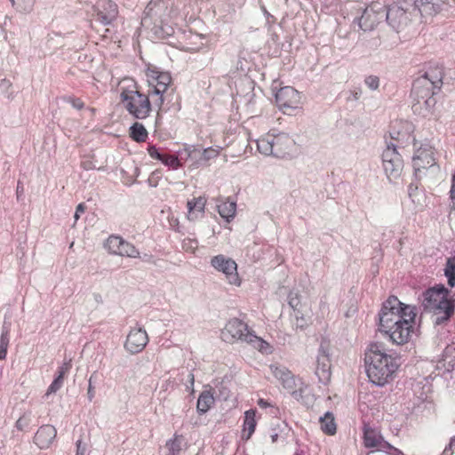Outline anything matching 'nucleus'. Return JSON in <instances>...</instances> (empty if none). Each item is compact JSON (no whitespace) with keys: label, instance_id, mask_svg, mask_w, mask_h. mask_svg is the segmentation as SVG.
Segmentation results:
<instances>
[{"label":"nucleus","instance_id":"f3484780","mask_svg":"<svg viewBox=\"0 0 455 455\" xmlns=\"http://www.w3.org/2000/svg\"><path fill=\"white\" fill-rule=\"evenodd\" d=\"M156 80V84L154 85L153 90L149 92V94L157 97V99L154 100V103L161 108L165 100L172 77L169 73L162 72L158 74Z\"/></svg>","mask_w":455,"mask_h":455},{"label":"nucleus","instance_id":"6e6552de","mask_svg":"<svg viewBox=\"0 0 455 455\" xmlns=\"http://www.w3.org/2000/svg\"><path fill=\"white\" fill-rule=\"evenodd\" d=\"M407 3L395 4L385 10V18L395 30L404 28L411 20L412 10Z\"/></svg>","mask_w":455,"mask_h":455},{"label":"nucleus","instance_id":"3c124183","mask_svg":"<svg viewBox=\"0 0 455 455\" xmlns=\"http://www.w3.org/2000/svg\"><path fill=\"white\" fill-rule=\"evenodd\" d=\"M85 210V206L84 204H79L76 207V212H75V220H77L80 217V213H83Z\"/></svg>","mask_w":455,"mask_h":455},{"label":"nucleus","instance_id":"2eb2a0df","mask_svg":"<svg viewBox=\"0 0 455 455\" xmlns=\"http://www.w3.org/2000/svg\"><path fill=\"white\" fill-rule=\"evenodd\" d=\"M148 342L147 331L142 328H132L127 335L124 348L131 354L141 352Z\"/></svg>","mask_w":455,"mask_h":455},{"label":"nucleus","instance_id":"5fc2aeb1","mask_svg":"<svg viewBox=\"0 0 455 455\" xmlns=\"http://www.w3.org/2000/svg\"><path fill=\"white\" fill-rule=\"evenodd\" d=\"M261 9L266 15L267 21L272 23L275 22V19L267 11V9L264 6H262Z\"/></svg>","mask_w":455,"mask_h":455},{"label":"nucleus","instance_id":"a211bd4d","mask_svg":"<svg viewBox=\"0 0 455 455\" xmlns=\"http://www.w3.org/2000/svg\"><path fill=\"white\" fill-rule=\"evenodd\" d=\"M299 100L300 96L299 92L291 86L283 87L275 93L276 102L283 108H296Z\"/></svg>","mask_w":455,"mask_h":455},{"label":"nucleus","instance_id":"0e129e2a","mask_svg":"<svg viewBox=\"0 0 455 455\" xmlns=\"http://www.w3.org/2000/svg\"><path fill=\"white\" fill-rule=\"evenodd\" d=\"M394 133H395V132H391V137H392V139L398 140V137H397V138H395V137L394 136Z\"/></svg>","mask_w":455,"mask_h":455},{"label":"nucleus","instance_id":"de8ad7c7","mask_svg":"<svg viewBox=\"0 0 455 455\" xmlns=\"http://www.w3.org/2000/svg\"><path fill=\"white\" fill-rule=\"evenodd\" d=\"M310 318V311H308L307 316H305V322H303L300 318L298 320L296 318V328L303 329L307 325V320Z\"/></svg>","mask_w":455,"mask_h":455},{"label":"nucleus","instance_id":"4c0bfd02","mask_svg":"<svg viewBox=\"0 0 455 455\" xmlns=\"http://www.w3.org/2000/svg\"><path fill=\"white\" fill-rule=\"evenodd\" d=\"M364 83L371 90H376L379 85V79L376 76H369L365 78Z\"/></svg>","mask_w":455,"mask_h":455},{"label":"nucleus","instance_id":"4468645a","mask_svg":"<svg viewBox=\"0 0 455 455\" xmlns=\"http://www.w3.org/2000/svg\"><path fill=\"white\" fill-rule=\"evenodd\" d=\"M315 374L320 382L326 384L331 379V359L328 345L322 342L316 357Z\"/></svg>","mask_w":455,"mask_h":455},{"label":"nucleus","instance_id":"20e7f679","mask_svg":"<svg viewBox=\"0 0 455 455\" xmlns=\"http://www.w3.org/2000/svg\"><path fill=\"white\" fill-rule=\"evenodd\" d=\"M414 307L402 303L395 296H390L383 302L379 313L380 328H392L403 319L415 320Z\"/></svg>","mask_w":455,"mask_h":455},{"label":"nucleus","instance_id":"1a4fd4ad","mask_svg":"<svg viewBox=\"0 0 455 455\" xmlns=\"http://www.w3.org/2000/svg\"><path fill=\"white\" fill-rule=\"evenodd\" d=\"M382 164L389 180L397 179L401 175L403 161L394 145H388L383 151Z\"/></svg>","mask_w":455,"mask_h":455},{"label":"nucleus","instance_id":"13d9d810","mask_svg":"<svg viewBox=\"0 0 455 455\" xmlns=\"http://www.w3.org/2000/svg\"><path fill=\"white\" fill-rule=\"evenodd\" d=\"M23 194V187L20 184V182H18L17 186V198L19 199L20 196Z\"/></svg>","mask_w":455,"mask_h":455},{"label":"nucleus","instance_id":"ddd939ff","mask_svg":"<svg viewBox=\"0 0 455 455\" xmlns=\"http://www.w3.org/2000/svg\"><path fill=\"white\" fill-rule=\"evenodd\" d=\"M96 19L103 25L111 24L118 15L117 4L112 0H100L93 6Z\"/></svg>","mask_w":455,"mask_h":455},{"label":"nucleus","instance_id":"49530a36","mask_svg":"<svg viewBox=\"0 0 455 455\" xmlns=\"http://www.w3.org/2000/svg\"><path fill=\"white\" fill-rule=\"evenodd\" d=\"M86 446L82 443L81 440L76 442V455H85Z\"/></svg>","mask_w":455,"mask_h":455},{"label":"nucleus","instance_id":"f8f14e48","mask_svg":"<svg viewBox=\"0 0 455 455\" xmlns=\"http://www.w3.org/2000/svg\"><path fill=\"white\" fill-rule=\"evenodd\" d=\"M385 18V9L379 4H371L363 11L359 18V27L363 31H370Z\"/></svg>","mask_w":455,"mask_h":455},{"label":"nucleus","instance_id":"6ab92c4d","mask_svg":"<svg viewBox=\"0 0 455 455\" xmlns=\"http://www.w3.org/2000/svg\"><path fill=\"white\" fill-rule=\"evenodd\" d=\"M57 435L56 428L52 425L42 426L35 435L34 443L40 449L48 448Z\"/></svg>","mask_w":455,"mask_h":455},{"label":"nucleus","instance_id":"a18cd8bd","mask_svg":"<svg viewBox=\"0 0 455 455\" xmlns=\"http://www.w3.org/2000/svg\"><path fill=\"white\" fill-rule=\"evenodd\" d=\"M217 155H218V151L217 150L209 148H206V149L204 150L203 157L204 159L208 160V159H211V158H213V157L217 156Z\"/></svg>","mask_w":455,"mask_h":455},{"label":"nucleus","instance_id":"aec40b11","mask_svg":"<svg viewBox=\"0 0 455 455\" xmlns=\"http://www.w3.org/2000/svg\"><path fill=\"white\" fill-rule=\"evenodd\" d=\"M273 375L282 383L283 388L292 389L297 387V382L291 372L283 366H270Z\"/></svg>","mask_w":455,"mask_h":455},{"label":"nucleus","instance_id":"8fccbe9b","mask_svg":"<svg viewBox=\"0 0 455 455\" xmlns=\"http://www.w3.org/2000/svg\"><path fill=\"white\" fill-rule=\"evenodd\" d=\"M81 166L84 170H93L96 169L95 164L91 160H85L81 163Z\"/></svg>","mask_w":455,"mask_h":455},{"label":"nucleus","instance_id":"7c9ffc66","mask_svg":"<svg viewBox=\"0 0 455 455\" xmlns=\"http://www.w3.org/2000/svg\"><path fill=\"white\" fill-rule=\"evenodd\" d=\"M131 137L137 142H143L148 138V132L143 124L135 123L130 128Z\"/></svg>","mask_w":455,"mask_h":455},{"label":"nucleus","instance_id":"a878e982","mask_svg":"<svg viewBox=\"0 0 455 455\" xmlns=\"http://www.w3.org/2000/svg\"><path fill=\"white\" fill-rule=\"evenodd\" d=\"M256 411L249 410L244 413V422H243V438L245 440H249L251 435L255 431L256 427V419H255Z\"/></svg>","mask_w":455,"mask_h":455},{"label":"nucleus","instance_id":"69168bd1","mask_svg":"<svg viewBox=\"0 0 455 455\" xmlns=\"http://www.w3.org/2000/svg\"><path fill=\"white\" fill-rule=\"evenodd\" d=\"M358 97H359V96H358V93H355V99H358Z\"/></svg>","mask_w":455,"mask_h":455},{"label":"nucleus","instance_id":"2f4dec72","mask_svg":"<svg viewBox=\"0 0 455 455\" xmlns=\"http://www.w3.org/2000/svg\"><path fill=\"white\" fill-rule=\"evenodd\" d=\"M9 345V327L4 323L0 337V360H4L7 355Z\"/></svg>","mask_w":455,"mask_h":455},{"label":"nucleus","instance_id":"c9c22d12","mask_svg":"<svg viewBox=\"0 0 455 455\" xmlns=\"http://www.w3.org/2000/svg\"><path fill=\"white\" fill-rule=\"evenodd\" d=\"M162 161L165 165L176 170L180 166V161L177 156L171 155H163Z\"/></svg>","mask_w":455,"mask_h":455},{"label":"nucleus","instance_id":"58836bf2","mask_svg":"<svg viewBox=\"0 0 455 455\" xmlns=\"http://www.w3.org/2000/svg\"><path fill=\"white\" fill-rule=\"evenodd\" d=\"M455 448V435L450 440L449 444L445 447L441 455H453V450Z\"/></svg>","mask_w":455,"mask_h":455},{"label":"nucleus","instance_id":"bb28decb","mask_svg":"<svg viewBox=\"0 0 455 455\" xmlns=\"http://www.w3.org/2000/svg\"><path fill=\"white\" fill-rule=\"evenodd\" d=\"M217 207L220 215L228 222L234 219L236 211L235 202L230 201L229 199L226 201H221V203L219 204Z\"/></svg>","mask_w":455,"mask_h":455},{"label":"nucleus","instance_id":"864d4df0","mask_svg":"<svg viewBox=\"0 0 455 455\" xmlns=\"http://www.w3.org/2000/svg\"><path fill=\"white\" fill-rule=\"evenodd\" d=\"M92 378H90V380H89V387H88V392H87V395H88V398L90 401L92 400V398L94 397V392L92 390Z\"/></svg>","mask_w":455,"mask_h":455},{"label":"nucleus","instance_id":"f257e3e1","mask_svg":"<svg viewBox=\"0 0 455 455\" xmlns=\"http://www.w3.org/2000/svg\"><path fill=\"white\" fill-rule=\"evenodd\" d=\"M443 70L439 66L430 67L413 83L411 95L415 100L412 105L414 112L419 111L423 116L431 112L436 103L434 95L443 85Z\"/></svg>","mask_w":455,"mask_h":455},{"label":"nucleus","instance_id":"cd10ccee","mask_svg":"<svg viewBox=\"0 0 455 455\" xmlns=\"http://www.w3.org/2000/svg\"><path fill=\"white\" fill-rule=\"evenodd\" d=\"M319 423L322 431L326 435H332L336 433L337 427L331 412L327 411L323 417H320Z\"/></svg>","mask_w":455,"mask_h":455},{"label":"nucleus","instance_id":"393cba45","mask_svg":"<svg viewBox=\"0 0 455 455\" xmlns=\"http://www.w3.org/2000/svg\"><path fill=\"white\" fill-rule=\"evenodd\" d=\"M363 440L366 447L373 448L381 445L382 437L378 430L371 427L369 425H365L363 427Z\"/></svg>","mask_w":455,"mask_h":455},{"label":"nucleus","instance_id":"412c9836","mask_svg":"<svg viewBox=\"0 0 455 455\" xmlns=\"http://www.w3.org/2000/svg\"><path fill=\"white\" fill-rule=\"evenodd\" d=\"M410 7L413 12H419L421 15H434L440 10L439 0H414V5Z\"/></svg>","mask_w":455,"mask_h":455},{"label":"nucleus","instance_id":"7ed1b4c3","mask_svg":"<svg viewBox=\"0 0 455 455\" xmlns=\"http://www.w3.org/2000/svg\"><path fill=\"white\" fill-rule=\"evenodd\" d=\"M449 291L444 286L429 288L423 293L422 307L435 315V324H442L451 318L454 312V301L448 298Z\"/></svg>","mask_w":455,"mask_h":455},{"label":"nucleus","instance_id":"473e14b6","mask_svg":"<svg viewBox=\"0 0 455 455\" xmlns=\"http://www.w3.org/2000/svg\"><path fill=\"white\" fill-rule=\"evenodd\" d=\"M123 242L124 239L122 237L111 235L108 238L105 246L109 252L118 255Z\"/></svg>","mask_w":455,"mask_h":455},{"label":"nucleus","instance_id":"c756f323","mask_svg":"<svg viewBox=\"0 0 455 455\" xmlns=\"http://www.w3.org/2000/svg\"><path fill=\"white\" fill-rule=\"evenodd\" d=\"M183 437L175 435L174 437L165 443L167 453L165 455H180L182 450Z\"/></svg>","mask_w":455,"mask_h":455},{"label":"nucleus","instance_id":"09e8293b","mask_svg":"<svg viewBox=\"0 0 455 455\" xmlns=\"http://www.w3.org/2000/svg\"><path fill=\"white\" fill-rule=\"evenodd\" d=\"M68 101L76 109H82L84 108V102L80 99H70Z\"/></svg>","mask_w":455,"mask_h":455},{"label":"nucleus","instance_id":"680f3d73","mask_svg":"<svg viewBox=\"0 0 455 455\" xmlns=\"http://www.w3.org/2000/svg\"><path fill=\"white\" fill-rule=\"evenodd\" d=\"M278 439V434L275 433L273 435H271V440H272V443H275Z\"/></svg>","mask_w":455,"mask_h":455},{"label":"nucleus","instance_id":"f704fd0d","mask_svg":"<svg viewBox=\"0 0 455 455\" xmlns=\"http://www.w3.org/2000/svg\"><path fill=\"white\" fill-rule=\"evenodd\" d=\"M12 6L20 12H29L34 5V0H10Z\"/></svg>","mask_w":455,"mask_h":455},{"label":"nucleus","instance_id":"e2e57ef3","mask_svg":"<svg viewBox=\"0 0 455 455\" xmlns=\"http://www.w3.org/2000/svg\"><path fill=\"white\" fill-rule=\"evenodd\" d=\"M95 299L99 302V294L94 295Z\"/></svg>","mask_w":455,"mask_h":455},{"label":"nucleus","instance_id":"6e6d98bb","mask_svg":"<svg viewBox=\"0 0 455 455\" xmlns=\"http://www.w3.org/2000/svg\"><path fill=\"white\" fill-rule=\"evenodd\" d=\"M188 382L190 384V387L192 388L194 386V382H195V376L192 372H189L188 374ZM188 388H189L188 386Z\"/></svg>","mask_w":455,"mask_h":455},{"label":"nucleus","instance_id":"c03bdc74","mask_svg":"<svg viewBox=\"0 0 455 455\" xmlns=\"http://www.w3.org/2000/svg\"><path fill=\"white\" fill-rule=\"evenodd\" d=\"M28 426V419L25 418V416L20 417L16 422V427L23 431Z\"/></svg>","mask_w":455,"mask_h":455},{"label":"nucleus","instance_id":"a19ab883","mask_svg":"<svg viewBox=\"0 0 455 455\" xmlns=\"http://www.w3.org/2000/svg\"><path fill=\"white\" fill-rule=\"evenodd\" d=\"M450 197L451 200V209L455 210V172L452 175L451 187L450 190Z\"/></svg>","mask_w":455,"mask_h":455},{"label":"nucleus","instance_id":"4be33fe9","mask_svg":"<svg viewBox=\"0 0 455 455\" xmlns=\"http://www.w3.org/2000/svg\"><path fill=\"white\" fill-rule=\"evenodd\" d=\"M288 303L294 311V316L298 320L300 318L305 322V316H307L310 311L307 304L301 302L300 297L297 292L291 291L288 296Z\"/></svg>","mask_w":455,"mask_h":455},{"label":"nucleus","instance_id":"b1692460","mask_svg":"<svg viewBox=\"0 0 455 455\" xmlns=\"http://www.w3.org/2000/svg\"><path fill=\"white\" fill-rule=\"evenodd\" d=\"M287 391L299 402H301L305 405H310L313 403L314 397L309 393L307 386L299 382L297 387L292 389H287Z\"/></svg>","mask_w":455,"mask_h":455},{"label":"nucleus","instance_id":"39448f33","mask_svg":"<svg viewBox=\"0 0 455 455\" xmlns=\"http://www.w3.org/2000/svg\"><path fill=\"white\" fill-rule=\"evenodd\" d=\"M221 339L227 343H233L236 340L246 342L254 348L262 351L267 346L262 339L249 331L248 325L243 321L233 318L228 322L221 331Z\"/></svg>","mask_w":455,"mask_h":455},{"label":"nucleus","instance_id":"603ef678","mask_svg":"<svg viewBox=\"0 0 455 455\" xmlns=\"http://www.w3.org/2000/svg\"><path fill=\"white\" fill-rule=\"evenodd\" d=\"M445 275L447 276L448 278V284L451 286V287H454L455 286V275H451V274H449V273H445Z\"/></svg>","mask_w":455,"mask_h":455},{"label":"nucleus","instance_id":"4d7b16f0","mask_svg":"<svg viewBox=\"0 0 455 455\" xmlns=\"http://www.w3.org/2000/svg\"><path fill=\"white\" fill-rule=\"evenodd\" d=\"M258 405L261 408H267L268 407L270 404L264 399H259L258 401Z\"/></svg>","mask_w":455,"mask_h":455},{"label":"nucleus","instance_id":"bf43d9fd","mask_svg":"<svg viewBox=\"0 0 455 455\" xmlns=\"http://www.w3.org/2000/svg\"><path fill=\"white\" fill-rule=\"evenodd\" d=\"M170 224H171V226H172V227H173V228H176V227H177V226H178V224H179L178 219H175V218L172 217V218L170 219Z\"/></svg>","mask_w":455,"mask_h":455},{"label":"nucleus","instance_id":"f03ea898","mask_svg":"<svg viewBox=\"0 0 455 455\" xmlns=\"http://www.w3.org/2000/svg\"><path fill=\"white\" fill-rule=\"evenodd\" d=\"M364 361L369 379L378 386H384L392 379L399 366L396 358L387 355L381 343L369 346Z\"/></svg>","mask_w":455,"mask_h":455},{"label":"nucleus","instance_id":"37998d69","mask_svg":"<svg viewBox=\"0 0 455 455\" xmlns=\"http://www.w3.org/2000/svg\"><path fill=\"white\" fill-rule=\"evenodd\" d=\"M70 369H71V360L69 359L68 361L64 362L62 366L60 368L58 376H62V379H64V375L67 372H68Z\"/></svg>","mask_w":455,"mask_h":455},{"label":"nucleus","instance_id":"dca6fc26","mask_svg":"<svg viewBox=\"0 0 455 455\" xmlns=\"http://www.w3.org/2000/svg\"><path fill=\"white\" fill-rule=\"evenodd\" d=\"M433 155L432 148L428 145H421L417 148L412 158L415 171L419 172L421 169H427V167L434 166L435 164V161Z\"/></svg>","mask_w":455,"mask_h":455},{"label":"nucleus","instance_id":"ea45409f","mask_svg":"<svg viewBox=\"0 0 455 455\" xmlns=\"http://www.w3.org/2000/svg\"><path fill=\"white\" fill-rule=\"evenodd\" d=\"M444 273L455 275V257L448 259Z\"/></svg>","mask_w":455,"mask_h":455},{"label":"nucleus","instance_id":"5701e85b","mask_svg":"<svg viewBox=\"0 0 455 455\" xmlns=\"http://www.w3.org/2000/svg\"><path fill=\"white\" fill-rule=\"evenodd\" d=\"M205 204L206 199L202 196L188 201V220L193 221L197 220L199 216H202L204 212Z\"/></svg>","mask_w":455,"mask_h":455},{"label":"nucleus","instance_id":"0eeeda50","mask_svg":"<svg viewBox=\"0 0 455 455\" xmlns=\"http://www.w3.org/2000/svg\"><path fill=\"white\" fill-rule=\"evenodd\" d=\"M120 98L125 109L134 118L145 119L151 112V103L148 96L140 92L137 89H123Z\"/></svg>","mask_w":455,"mask_h":455},{"label":"nucleus","instance_id":"9b49d317","mask_svg":"<svg viewBox=\"0 0 455 455\" xmlns=\"http://www.w3.org/2000/svg\"><path fill=\"white\" fill-rule=\"evenodd\" d=\"M212 266L218 271L222 272L230 284H239L237 265L235 260L225 255L220 254L211 260Z\"/></svg>","mask_w":455,"mask_h":455},{"label":"nucleus","instance_id":"e433bc0d","mask_svg":"<svg viewBox=\"0 0 455 455\" xmlns=\"http://www.w3.org/2000/svg\"><path fill=\"white\" fill-rule=\"evenodd\" d=\"M62 384V376H58L48 387L46 395L56 393L61 387Z\"/></svg>","mask_w":455,"mask_h":455},{"label":"nucleus","instance_id":"72a5a7b5","mask_svg":"<svg viewBox=\"0 0 455 455\" xmlns=\"http://www.w3.org/2000/svg\"><path fill=\"white\" fill-rule=\"evenodd\" d=\"M118 255L138 258L140 257V252L132 244L124 240Z\"/></svg>","mask_w":455,"mask_h":455},{"label":"nucleus","instance_id":"9d476101","mask_svg":"<svg viewBox=\"0 0 455 455\" xmlns=\"http://www.w3.org/2000/svg\"><path fill=\"white\" fill-rule=\"evenodd\" d=\"M414 320L403 319L390 328H379L381 332L387 335L390 340L397 345H403L409 341L412 332Z\"/></svg>","mask_w":455,"mask_h":455},{"label":"nucleus","instance_id":"052dcab7","mask_svg":"<svg viewBox=\"0 0 455 455\" xmlns=\"http://www.w3.org/2000/svg\"><path fill=\"white\" fill-rule=\"evenodd\" d=\"M143 260L146 262H151L152 261V256L148 254H144Z\"/></svg>","mask_w":455,"mask_h":455},{"label":"nucleus","instance_id":"423d86ee","mask_svg":"<svg viewBox=\"0 0 455 455\" xmlns=\"http://www.w3.org/2000/svg\"><path fill=\"white\" fill-rule=\"evenodd\" d=\"M294 144V140L286 133H268L257 140V148L261 154L275 157H284Z\"/></svg>","mask_w":455,"mask_h":455},{"label":"nucleus","instance_id":"79ce46f5","mask_svg":"<svg viewBox=\"0 0 455 455\" xmlns=\"http://www.w3.org/2000/svg\"><path fill=\"white\" fill-rule=\"evenodd\" d=\"M148 155L155 159L161 160L164 154H161L155 146H150L148 148Z\"/></svg>","mask_w":455,"mask_h":455},{"label":"nucleus","instance_id":"c85d7f7f","mask_svg":"<svg viewBox=\"0 0 455 455\" xmlns=\"http://www.w3.org/2000/svg\"><path fill=\"white\" fill-rule=\"evenodd\" d=\"M213 403H214V398H213V395L211 393V391H207V390L204 391L200 394L198 400H197V404H196L197 411L201 414L205 413L206 411H208L210 410V408L212 407V405Z\"/></svg>","mask_w":455,"mask_h":455}]
</instances>
